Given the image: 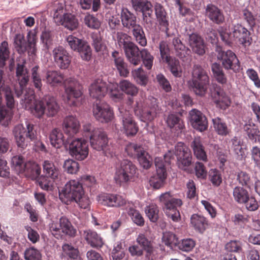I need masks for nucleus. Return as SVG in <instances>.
<instances>
[{"label":"nucleus","instance_id":"1","mask_svg":"<svg viewBox=\"0 0 260 260\" xmlns=\"http://www.w3.org/2000/svg\"><path fill=\"white\" fill-rule=\"evenodd\" d=\"M137 168L132 161L127 159H123L116 168L114 180L119 186H126L135 181L137 177Z\"/></svg>","mask_w":260,"mask_h":260},{"label":"nucleus","instance_id":"2","mask_svg":"<svg viewBox=\"0 0 260 260\" xmlns=\"http://www.w3.org/2000/svg\"><path fill=\"white\" fill-rule=\"evenodd\" d=\"M209 83V77L207 71L200 65L194 64L192 68L191 79L188 82L189 87L197 95L203 96L207 91Z\"/></svg>","mask_w":260,"mask_h":260},{"label":"nucleus","instance_id":"3","mask_svg":"<svg viewBox=\"0 0 260 260\" xmlns=\"http://www.w3.org/2000/svg\"><path fill=\"white\" fill-rule=\"evenodd\" d=\"M176 157L177 164L179 168L185 170V168L189 166L191 162L192 155L189 149L183 143L178 142L175 146V151L174 153L169 151L164 155L165 161L171 163V160Z\"/></svg>","mask_w":260,"mask_h":260},{"label":"nucleus","instance_id":"4","mask_svg":"<svg viewBox=\"0 0 260 260\" xmlns=\"http://www.w3.org/2000/svg\"><path fill=\"white\" fill-rule=\"evenodd\" d=\"M20 96L22 106L26 109L33 108V113L36 117L40 118L46 114L44 99L42 100H36L35 91L32 89H26L25 92Z\"/></svg>","mask_w":260,"mask_h":260},{"label":"nucleus","instance_id":"5","mask_svg":"<svg viewBox=\"0 0 260 260\" xmlns=\"http://www.w3.org/2000/svg\"><path fill=\"white\" fill-rule=\"evenodd\" d=\"M84 189L82 183L78 180H71L64 185L59 192V198L62 203L71 204L77 197L83 194Z\"/></svg>","mask_w":260,"mask_h":260},{"label":"nucleus","instance_id":"6","mask_svg":"<svg viewBox=\"0 0 260 260\" xmlns=\"http://www.w3.org/2000/svg\"><path fill=\"white\" fill-rule=\"evenodd\" d=\"M13 133L18 147L22 149L27 145L24 135L31 141L37 139L36 126L29 122L26 123V130L22 124H18L14 127Z\"/></svg>","mask_w":260,"mask_h":260},{"label":"nucleus","instance_id":"7","mask_svg":"<svg viewBox=\"0 0 260 260\" xmlns=\"http://www.w3.org/2000/svg\"><path fill=\"white\" fill-rule=\"evenodd\" d=\"M156 102L157 100L156 99L151 98L141 105L137 103V106L134 108L135 115L143 122L153 120L156 115L157 111L158 110V106Z\"/></svg>","mask_w":260,"mask_h":260},{"label":"nucleus","instance_id":"8","mask_svg":"<svg viewBox=\"0 0 260 260\" xmlns=\"http://www.w3.org/2000/svg\"><path fill=\"white\" fill-rule=\"evenodd\" d=\"M49 230L56 239H61L63 235L74 237L77 233L76 229L65 216L59 218V222L53 221L49 224Z\"/></svg>","mask_w":260,"mask_h":260},{"label":"nucleus","instance_id":"9","mask_svg":"<svg viewBox=\"0 0 260 260\" xmlns=\"http://www.w3.org/2000/svg\"><path fill=\"white\" fill-rule=\"evenodd\" d=\"M125 151L129 157L137 158L144 169H148L151 167L152 158L142 145L130 143L126 146Z\"/></svg>","mask_w":260,"mask_h":260},{"label":"nucleus","instance_id":"10","mask_svg":"<svg viewBox=\"0 0 260 260\" xmlns=\"http://www.w3.org/2000/svg\"><path fill=\"white\" fill-rule=\"evenodd\" d=\"M27 38L26 41L23 35L16 34L14 38V47L19 54H22L27 51L28 53L35 54L37 50L36 47V36L29 32L27 35Z\"/></svg>","mask_w":260,"mask_h":260},{"label":"nucleus","instance_id":"11","mask_svg":"<svg viewBox=\"0 0 260 260\" xmlns=\"http://www.w3.org/2000/svg\"><path fill=\"white\" fill-rule=\"evenodd\" d=\"M66 41L67 45L72 50L79 52L83 60L85 61L90 60L92 52L87 42L73 35L67 36Z\"/></svg>","mask_w":260,"mask_h":260},{"label":"nucleus","instance_id":"12","mask_svg":"<svg viewBox=\"0 0 260 260\" xmlns=\"http://www.w3.org/2000/svg\"><path fill=\"white\" fill-rule=\"evenodd\" d=\"M70 154L78 160H83L89 153L87 142L82 138H76L69 142Z\"/></svg>","mask_w":260,"mask_h":260},{"label":"nucleus","instance_id":"13","mask_svg":"<svg viewBox=\"0 0 260 260\" xmlns=\"http://www.w3.org/2000/svg\"><path fill=\"white\" fill-rule=\"evenodd\" d=\"M64 88L69 104L73 105L74 100L79 98L82 94V86L74 78L67 79L64 82Z\"/></svg>","mask_w":260,"mask_h":260},{"label":"nucleus","instance_id":"14","mask_svg":"<svg viewBox=\"0 0 260 260\" xmlns=\"http://www.w3.org/2000/svg\"><path fill=\"white\" fill-rule=\"evenodd\" d=\"M91 147L97 151H103L105 153L109 152L110 146L106 133L100 130L93 131L89 136Z\"/></svg>","mask_w":260,"mask_h":260},{"label":"nucleus","instance_id":"15","mask_svg":"<svg viewBox=\"0 0 260 260\" xmlns=\"http://www.w3.org/2000/svg\"><path fill=\"white\" fill-rule=\"evenodd\" d=\"M218 58L221 60L222 65L225 70H231L235 73L240 71V62L232 51H222L219 53Z\"/></svg>","mask_w":260,"mask_h":260},{"label":"nucleus","instance_id":"16","mask_svg":"<svg viewBox=\"0 0 260 260\" xmlns=\"http://www.w3.org/2000/svg\"><path fill=\"white\" fill-rule=\"evenodd\" d=\"M5 98L7 106L10 108L2 107L0 109V123L4 126H7L12 118L11 108L14 106V100L12 91L9 87L6 88Z\"/></svg>","mask_w":260,"mask_h":260},{"label":"nucleus","instance_id":"17","mask_svg":"<svg viewBox=\"0 0 260 260\" xmlns=\"http://www.w3.org/2000/svg\"><path fill=\"white\" fill-rule=\"evenodd\" d=\"M16 76L19 83V87H15V92L18 98L25 92V87L28 84L29 77L28 70L24 63H17L16 71Z\"/></svg>","mask_w":260,"mask_h":260},{"label":"nucleus","instance_id":"18","mask_svg":"<svg viewBox=\"0 0 260 260\" xmlns=\"http://www.w3.org/2000/svg\"><path fill=\"white\" fill-rule=\"evenodd\" d=\"M93 114L98 121L103 123H107L114 117L113 110L109 105L104 102L97 103L93 106Z\"/></svg>","mask_w":260,"mask_h":260},{"label":"nucleus","instance_id":"19","mask_svg":"<svg viewBox=\"0 0 260 260\" xmlns=\"http://www.w3.org/2000/svg\"><path fill=\"white\" fill-rule=\"evenodd\" d=\"M120 117L122 120L123 127L127 136H134L137 133L139 127L133 119L129 111L123 108L119 109Z\"/></svg>","mask_w":260,"mask_h":260},{"label":"nucleus","instance_id":"20","mask_svg":"<svg viewBox=\"0 0 260 260\" xmlns=\"http://www.w3.org/2000/svg\"><path fill=\"white\" fill-rule=\"evenodd\" d=\"M54 62L60 69H67L71 62L72 56L62 46L55 48L53 50Z\"/></svg>","mask_w":260,"mask_h":260},{"label":"nucleus","instance_id":"21","mask_svg":"<svg viewBox=\"0 0 260 260\" xmlns=\"http://www.w3.org/2000/svg\"><path fill=\"white\" fill-rule=\"evenodd\" d=\"M211 95L217 107L225 109L230 106L231 101L220 86L214 84L211 89Z\"/></svg>","mask_w":260,"mask_h":260},{"label":"nucleus","instance_id":"22","mask_svg":"<svg viewBox=\"0 0 260 260\" xmlns=\"http://www.w3.org/2000/svg\"><path fill=\"white\" fill-rule=\"evenodd\" d=\"M99 203L109 207H120L126 204V200L121 196L113 193H102L98 196Z\"/></svg>","mask_w":260,"mask_h":260},{"label":"nucleus","instance_id":"23","mask_svg":"<svg viewBox=\"0 0 260 260\" xmlns=\"http://www.w3.org/2000/svg\"><path fill=\"white\" fill-rule=\"evenodd\" d=\"M233 37L237 39L240 44L246 47L251 44V38L250 31L242 24L237 23L232 28Z\"/></svg>","mask_w":260,"mask_h":260},{"label":"nucleus","instance_id":"24","mask_svg":"<svg viewBox=\"0 0 260 260\" xmlns=\"http://www.w3.org/2000/svg\"><path fill=\"white\" fill-rule=\"evenodd\" d=\"M205 15L211 22L217 25L222 24L225 21L222 10L213 4H209L206 6Z\"/></svg>","mask_w":260,"mask_h":260},{"label":"nucleus","instance_id":"25","mask_svg":"<svg viewBox=\"0 0 260 260\" xmlns=\"http://www.w3.org/2000/svg\"><path fill=\"white\" fill-rule=\"evenodd\" d=\"M190 121L192 127L200 132L208 127V121L206 116L199 110L192 109L189 112Z\"/></svg>","mask_w":260,"mask_h":260},{"label":"nucleus","instance_id":"26","mask_svg":"<svg viewBox=\"0 0 260 260\" xmlns=\"http://www.w3.org/2000/svg\"><path fill=\"white\" fill-rule=\"evenodd\" d=\"M159 201L165 211L177 209L183 204L181 199L174 198L170 192L162 193L159 197Z\"/></svg>","mask_w":260,"mask_h":260},{"label":"nucleus","instance_id":"27","mask_svg":"<svg viewBox=\"0 0 260 260\" xmlns=\"http://www.w3.org/2000/svg\"><path fill=\"white\" fill-rule=\"evenodd\" d=\"M188 44L193 52L200 56H203L205 53V43L201 36L192 33L189 35Z\"/></svg>","mask_w":260,"mask_h":260},{"label":"nucleus","instance_id":"28","mask_svg":"<svg viewBox=\"0 0 260 260\" xmlns=\"http://www.w3.org/2000/svg\"><path fill=\"white\" fill-rule=\"evenodd\" d=\"M90 96L96 99H101L105 96L108 91L105 82L101 79H97L91 84L89 88Z\"/></svg>","mask_w":260,"mask_h":260},{"label":"nucleus","instance_id":"29","mask_svg":"<svg viewBox=\"0 0 260 260\" xmlns=\"http://www.w3.org/2000/svg\"><path fill=\"white\" fill-rule=\"evenodd\" d=\"M80 127L77 118L73 115L66 116L62 122V129L66 134L71 136L77 134Z\"/></svg>","mask_w":260,"mask_h":260},{"label":"nucleus","instance_id":"30","mask_svg":"<svg viewBox=\"0 0 260 260\" xmlns=\"http://www.w3.org/2000/svg\"><path fill=\"white\" fill-rule=\"evenodd\" d=\"M190 225L195 231L203 233L208 226V220L206 217L200 214H193L190 218Z\"/></svg>","mask_w":260,"mask_h":260},{"label":"nucleus","instance_id":"31","mask_svg":"<svg viewBox=\"0 0 260 260\" xmlns=\"http://www.w3.org/2000/svg\"><path fill=\"white\" fill-rule=\"evenodd\" d=\"M155 13L157 20L160 25V29L168 35L169 31V23L168 18L167 16V13L162 5L156 3L154 6Z\"/></svg>","mask_w":260,"mask_h":260},{"label":"nucleus","instance_id":"32","mask_svg":"<svg viewBox=\"0 0 260 260\" xmlns=\"http://www.w3.org/2000/svg\"><path fill=\"white\" fill-rule=\"evenodd\" d=\"M190 146L197 159L207 161V156L203 145V140L200 137H195L191 142Z\"/></svg>","mask_w":260,"mask_h":260},{"label":"nucleus","instance_id":"33","mask_svg":"<svg viewBox=\"0 0 260 260\" xmlns=\"http://www.w3.org/2000/svg\"><path fill=\"white\" fill-rule=\"evenodd\" d=\"M136 241L142 249L146 251V257L148 260H153L154 257V248L152 243L144 234L138 236Z\"/></svg>","mask_w":260,"mask_h":260},{"label":"nucleus","instance_id":"34","mask_svg":"<svg viewBox=\"0 0 260 260\" xmlns=\"http://www.w3.org/2000/svg\"><path fill=\"white\" fill-rule=\"evenodd\" d=\"M124 51L128 61L131 64L137 66L141 62V51L135 43L125 48Z\"/></svg>","mask_w":260,"mask_h":260},{"label":"nucleus","instance_id":"35","mask_svg":"<svg viewBox=\"0 0 260 260\" xmlns=\"http://www.w3.org/2000/svg\"><path fill=\"white\" fill-rule=\"evenodd\" d=\"M120 19L123 27L131 29L137 25V17L127 8H122L120 12Z\"/></svg>","mask_w":260,"mask_h":260},{"label":"nucleus","instance_id":"36","mask_svg":"<svg viewBox=\"0 0 260 260\" xmlns=\"http://www.w3.org/2000/svg\"><path fill=\"white\" fill-rule=\"evenodd\" d=\"M44 175L49 177L53 181L57 180L60 175L59 169L55 166L53 162L45 160L42 165Z\"/></svg>","mask_w":260,"mask_h":260},{"label":"nucleus","instance_id":"37","mask_svg":"<svg viewBox=\"0 0 260 260\" xmlns=\"http://www.w3.org/2000/svg\"><path fill=\"white\" fill-rule=\"evenodd\" d=\"M112 57L120 76H127L129 71L127 64L124 62L123 58L120 55L119 52L117 51H113L112 53Z\"/></svg>","mask_w":260,"mask_h":260},{"label":"nucleus","instance_id":"38","mask_svg":"<svg viewBox=\"0 0 260 260\" xmlns=\"http://www.w3.org/2000/svg\"><path fill=\"white\" fill-rule=\"evenodd\" d=\"M82 235L87 242L93 247H101L103 245L102 239L94 231L91 230H84Z\"/></svg>","mask_w":260,"mask_h":260},{"label":"nucleus","instance_id":"39","mask_svg":"<svg viewBox=\"0 0 260 260\" xmlns=\"http://www.w3.org/2000/svg\"><path fill=\"white\" fill-rule=\"evenodd\" d=\"M49 139L52 146L59 148L62 146H66L63 135L60 129L55 128L52 130L49 135Z\"/></svg>","mask_w":260,"mask_h":260},{"label":"nucleus","instance_id":"40","mask_svg":"<svg viewBox=\"0 0 260 260\" xmlns=\"http://www.w3.org/2000/svg\"><path fill=\"white\" fill-rule=\"evenodd\" d=\"M23 172L32 180H37L40 176L41 168L35 162L28 161L25 162V169Z\"/></svg>","mask_w":260,"mask_h":260},{"label":"nucleus","instance_id":"41","mask_svg":"<svg viewBox=\"0 0 260 260\" xmlns=\"http://www.w3.org/2000/svg\"><path fill=\"white\" fill-rule=\"evenodd\" d=\"M45 112L48 117H53L58 112L59 107L54 98L50 95L45 96L44 98Z\"/></svg>","mask_w":260,"mask_h":260},{"label":"nucleus","instance_id":"42","mask_svg":"<svg viewBox=\"0 0 260 260\" xmlns=\"http://www.w3.org/2000/svg\"><path fill=\"white\" fill-rule=\"evenodd\" d=\"M58 25L61 24L69 30L75 29L78 26V21L75 16L70 13L63 14L61 21H56Z\"/></svg>","mask_w":260,"mask_h":260},{"label":"nucleus","instance_id":"43","mask_svg":"<svg viewBox=\"0 0 260 260\" xmlns=\"http://www.w3.org/2000/svg\"><path fill=\"white\" fill-rule=\"evenodd\" d=\"M172 43L176 51V55L183 60L190 52V50L182 43L180 39L176 37L172 41Z\"/></svg>","mask_w":260,"mask_h":260},{"label":"nucleus","instance_id":"44","mask_svg":"<svg viewBox=\"0 0 260 260\" xmlns=\"http://www.w3.org/2000/svg\"><path fill=\"white\" fill-rule=\"evenodd\" d=\"M212 122L215 131L219 135L226 136L231 133L230 128L223 119L221 118L216 117L213 118Z\"/></svg>","mask_w":260,"mask_h":260},{"label":"nucleus","instance_id":"45","mask_svg":"<svg viewBox=\"0 0 260 260\" xmlns=\"http://www.w3.org/2000/svg\"><path fill=\"white\" fill-rule=\"evenodd\" d=\"M64 76L60 72L57 71H48L46 73V83L51 86H56L62 82Z\"/></svg>","mask_w":260,"mask_h":260},{"label":"nucleus","instance_id":"46","mask_svg":"<svg viewBox=\"0 0 260 260\" xmlns=\"http://www.w3.org/2000/svg\"><path fill=\"white\" fill-rule=\"evenodd\" d=\"M181 116L177 113L170 114L166 119L168 126L171 128H174L176 130L182 129L184 127V124L180 117Z\"/></svg>","mask_w":260,"mask_h":260},{"label":"nucleus","instance_id":"47","mask_svg":"<svg viewBox=\"0 0 260 260\" xmlns=\"http://www.w3.org/2000/svg\"><path fill=\"white\" fill-rule=\"evenodd\" d=\"M132 28L133 35L136 41L141 46H145L147 45V39L142 27L139 24H137Z\"/></svg>","mask_w":260,"mask_h":260},{"label":"nucleus","instance_id":"48","mask_svg":"<svg viewBox=\"0 0 260 260\" xmlns=\"http://www.w3.org/2000/svg\"><path fill=\"white\" fill-rule=\"evenodd\" d=\"M233 194L235 201L240 204L245 203L247 199H248V197L250 196L246 189L240 186H236L234 188Z\"/></svg>","mask_w":260,"mask_h":260},{"label":"nucleus","instance_id":"49","mask_svg":"<svg viewBox=\"0 0 260 260\" xmlns=\"http://www.w3.org/2000/svg\"><path fill=\"white\" fill-rule=\"evenodd\" d=\"M62 255L68 256L71 260H81L78 249L75 248L71 244H64L62 246Z\"/></svg>","mask_w":260,"mask_h":260},{"label":"nucleus","instance_id":"50","mask_svg":"<svg viewBox=\"0 0 260 260\" xmlns=\"http://www.w3.org/2000/svg\"><path fill=\"white\" fill-rule=\"evenodd\" d=\"M132 74L136 82L143 86H145L148 81V76L142 67L132 71Z\"/></svg>","mask_w":260,"mask_h":260},{"label":"nucleus","instance_id":"51","mask_svg":"<svg viewBox=\"0 0 260 260\" xmlns=\"http://www.w3.org/2000/svg\"><path fill=\"white\" fill-rule=\"evenodd\" d=\"M119 87L121 91L128 95L135 96L138 92L137 87L131 82L123 80L119 83Z\"/></svg>","mask_w":260,"mask_h":260},{"label":"nucleus","instance_id":"52","mask_svg":"<svg viewBox=\"0 0 260 260\" xmlns=\"http://www.w3.org/2000/svg\"><path fill=\"white\" fill-rule=\"evenodd\" d=\"M127 214L132 221L138 226H143L145 224V220L139 211L131 207L127 209Z\"/></svg>","mask_w":260,"mask_h":260},{"label":"nucleus","instance_id":"53","mask_svg":"<svg viewBox=\"0 0 260 260\" xmlns=\"http://www.w3.org/2000/svg\"><path fill=\"white\" fill-rule=\"evenodd\" d=\"M244 129L248 138L254 142H256L257 138L260 136V131L258 126L254 123L246 124L244 125Z\"/></svg>","mask_w":260,"mask_h":260},{"label":"nucleus","instance_id":"54","mask_svg":"<svg viewBox=\"0 0 260 260\" xmlns=\"http://www.w3.org/2000/svg\"><path fill=\"white\" fill-rule=\"evenodd\" d=\"M49 177L44 175H41L37 179V182L40 188L46 191H51L53 189L54 182Z\"/></svg>","mask_w":260,"mask_h":260},{"label":"nucleus","instance_id":"55","mask_svg":"<svg viewBox=\"0 0 260 260\" xmlns=\"http://www.w3.org/2000/svg\"><path fill=\"white\" fill-rule=\"evenodd\" d=\"M145 213L150 221L156 222L159 218V209L155 204H150L145 208Z\"/></svg>","mask_w":260,"mask_h":260},{"label":"nucleus","instance_id":"56","mask_svg":"<svg viewBox=\"0 0 260 260\" xmlns=\"http://www.w3.org/2000/svg\"><path fill=\"white\" fill-rule=\"evenodd\" d=\"M10 51L8 43L3 41L0 45V68L6 65V61L9 58Z\"/></svg>","mask_w":260,"mask_h":260},{"label":"nucleus","instance_id":"57","mask_svg":"<svg viewBox=\"0 0 260 260\" xmlns=\"http://www.w3.org/2000/svg\"><path fill=\"white\" fill-rule=\"evenodd\" d=\"M40 67L36 65L31 70V77L35 87L38 90L41 91L42 87V80L39 74Z\"/></svg>","mask_w":260,"mask_h":260},{"label":"nucleus","instance_id":"58","mask_svg":"<svg viewBox=\"0 0 260 260\" xmlns=\"http://www.w3.org/2000/svg\"><path fill=\"white\" fill-rule=\"evenodd\" d=\"M132 8L136 12H142L152 7L151 3L148 0H131Z\"/></svg>","mask_w":260,"mask_h":260},{"label":"nucleus","instance_id":"59","mask_svg":"<svg viewBox=\"0 0 260 260\" xmlns=\"http://www.w3.org/2000/svg\"><path fill=\"white\" fill-rule=\"evenodd\" d=\"M117 39L119 46L122 48L123 50L134 43L132 41L131 37L123 32L117 33Z\"/></svg>","mask_w":260,"mask_h":260},{"label":"nucleus","instance_id":"60","mask_svg":"<svg viewBox=\"0 0 260 260\" xmlns=\"http://www.w3.org/2000/svg\"><path fill=\"white\" fill-rule=\"evenodd\" d=\"M165 62L168 64L171 73L175 77H177L181 76V67L178 59L171 57Z\"/></svg>","mask_w":260,"mask_h":260},{"label":"nucleus","instance_id":"61","mask_svg":"<svg viewBox=\"0 0 260 260\" xmlns=\"http://www.w3.org/2000/svg\"><path fill=\"white\" fill-rule=\"evenodd\" d=\"M241 17L245 20L251 29H253L256 24V16L254 15L247 8H245L241 12Z\"/></svg>","mask_w":260,"mask_h":260},{"label":"nucleus","instance_id":"62","mask_svg":"<svg viewBox=\"0 0 260 260\" xmlns=\"http://www.w3.org/2000/svg\"><path fill=\"white\" fill-rule=\"evenodd\" d=\"M141 59L143 61V63L147 70L151 69L153 64L154 57L146 49H143L141 50Z\"/></svg>","mask_w":260,"mask_h":260},{"label":"nucleus","instance_id":"63","mask_svg":"<svg viewBox=\"0 0 260 260\" xmlns=\"http://www.w3.org/2000/svg\"><path fill=\"white\" fill-rule=\"evenodd\" d=\"M63 168L68 174H76L79 170V164L76 161L69 159L64 161Z\"/></svg>","mask_w":260,"mask_h":260},{"label":"nucleus","instance_id":"64","mask_svg":"<svg viewBox=\"0 0 260 260\" xmlns=\"http://www.w3.org/2000/svg\"><path fill=\"white\" fill-rule=\"evenodd\" d=\"M162 240L166 245L170 247L177 246L179 242L177 236L170 232L164 233Z\"/></svg>","mask_w":260,"mask_h":260}]
</instances>
